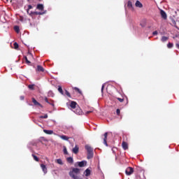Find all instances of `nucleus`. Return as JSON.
Listing matches in <instances>:
<instances>
[{"label": "nucleus", "instance_id": "nucleus-1", "mask_svg": "<svg viewBox=\"0 0 179 179\" xmlns=\"http://www.w3.org/2000/svg\"><path fill=\"white\" fill-rule=\"evenodd\" d=\"M80 173V169L78 168H73L72 171L69 172V176L71 178L73 179H83L78 176Z\"/></svg>", "mask_w": 179, "mask_h": 179}, {"label": "nucleus", "instance_id": "nucleus-2", "mask_svg": "<svg viewBox=\"0 0 179 179\" xmlns=\"http://www.w3.org/2000/svg\"><path fill=\"white\" fill-rule=\"evenodd\" d=\"M27 13H29V16H33L34 15H44L45 13H47V10H45V11H41V12H29V10H27Z\"/></svg>", "mask_w": 179, "mask_h": 179}, {"label": "nucleus", "instance_id": "nucleus-3", "mask_svg": "<svg viewBox=\"0 0 179 179\" xmlns=\"http://www.w3.org/2000/svg\"><path fill=\"white\" fill-rule=\"evenodd\" d=\"M73 111L75 114H77V115H82L83 114V111H82V109L79 106H77Z\"/></svg>", "mask_w": 179, "mask_h": 179}, {"label": "nucleus", "instance_id": "nucleus-4", "mask_svg": "<svg viewBox=\"0 0 179 179\" xmlns=\"http://www.w3.org/2000/svg\"><path fill=\"white\" fill-rule=\"evenodd\" d=\"M125 173L127 176H131L134 173V168L132 167H127L125 170Z\"/></svg>", "mask_w": 179, "mask_h": 179}, {"label": "nucleus", "instance_id": "nucleus-5", "mask_svg": "<svg viewBox=\"0 0 179 179\" xmlns=\"http://www.w3.org/2000/svg\"><path fill=\"white\" fill-rule=\"evenodd\" d=\"M78 106V103H76L74 101H71L70 107H71V108H72V110H75V108H76Z\"/></svg>", "mask_w": 179, "mask_h": 179}, {"label": "nucleus", "instance_id": "nucleus-6", "mask_svg": "<svg viewBox=\"0 0 179 179\" xmlns=\"http://www.w3.org/2000/svg\"><path fill=\"white\" fill-rule=\"evenodd\" d=\"M32 103H34V106H38V107H41V108H43L44 106H43V105H41V103H38V101H37V100H36V99L32 98Z\"/></svg>", "mask_w": 179, "mask_h": 179}, {"label": "nucleus", "instance_id": "nucleus-7", "mask_svg": "<svg viewBox=\"0 0 179 179\" xmlns=\"http://www.w3.org/2000/svg\"><path fill=\"white\" fill-rule=\"evenodd\" d=\"M122 147L124 150H127L128 149V143L125 141V138L123 139V141L122 143Z\"/></svg>", "mask_w": 179, "mask_h": 179}, {"label": "nucleus", "instance_id": "nucleus-8", "mask_svg": "<svg viewBox=\"0 0 179 179\" xmlns=\"http://www.w3.org/2000/svg\"><path fill=\"white\" fill-rule=\"evenodd\" d=\"M36 73H39L40 75H43L44 72H45V69L44 68H37L36 69Z\"/></svg>", "mask_w": 179, "mask_h": 179}, {"label": "nucleus", "instance_id": "nucleus-9", "mask_svg": "<svg viewBox=\"0 0 179 179\" xmlns=\"http://www.w3.org/2000/svg\"><path fill=\"white\" fill-rule=\"evenodd\" d=\"M45 103H48V104H50V106H52V107H54V101L52 99L45 97Z\"/></svg>", "mask_w": 179, "mask_h": 179}, {"label": "nucleus", "instance_id": "nucleus-10", "mask_svg": "<svg viewBox=\"0 0 179 179\" xmlns=\"http://www.w3.org/2000/svg\"><path fill=\"white\" fill-rule=\"evenodd\" d=\"M72 152L75 155H78V153H79V146L76 145L75 148H73Z\"/></svg>", "mask_w": 179, "mask_h": 179}, {"label": "nucleus", "instance_id": "nucleus-11", "mask_svg": "<svg viewBox=\"0 0 179 179\" xmlns=\"http://www.w3.org/2000/svg\"><path fill=\"white\" fill-rule=\"evenodd\" d=\"M160 14L162 18H164V20L167 19V14L164 10H161Z\"/></svg>", "mask_w": 179, "mask_h": 179}, {"label": "nucleus", "instance_id": "nucleus-12", "mask_svg": "<svg viewBox=\"0 0 179 179\" xmlns=\"http://www.w3.org/2000/svg\"><path fill=\"white\" fill-rule=\"evenodd\" d=\"M103 136H104V138H103V143H104V145H106V146H108V144H107V136H108V132H106V133L103 134Z\"/></svg>", "mask_w": 179, "mask_h": 179}, {"label": "nucleus", "instance_id": "nucleus-13", "mask_svg": "<svg viewBox=\"0 0 179 179\" xmlns=\"http://www.w3.org/2000/svg\"><path fill=\"white\" fill-rule=\"evenodd\" d=\"M41 167L42 171L44 173V174H47V171H48L47 166H45V165L44 164H41Z\"/></svg>", "mask_w": 179, "mask_h": 179}, {"label": "nucleus", "instance_id": "nucleus-14", "mask_svg": "<svg viewBox=\"0 0 179 179\" xmlns=\"http://www.w3.org/2000/svg\"><path fill=\"white\" fill-rule=\"evenodd\" d=\"M92 171H90V169H87L85 171H84V174L85 176V177H89V176H90Z\"/></svg>", "mask_w": 179, "mask_h": 179}, {"label": "nucleus", "instance_id": "nucleus-15", "mask_svg": "<svg viewBox=\"0 0 179 179\" xmlns=\"http://www.w3.org/2000/svg\"><path fill=\"white\" fill-rule=\"evenodd\" d=\"M86 162L85 161H82V162H78V167H85V164H86Z\"/></svg>", "mask_w": 179, "mask_h": 179}, {"label": "nucleus", "instance_id": "nucleus-16", "mask_svg": "<svg viewBox=\"0 0 179 179\" xmlns=\"http://www.w3.org/2000/svg\"><path fill=\"white\" fill-rule=\"evenodd\" d=\"M43 132L45 134H47V135H52V134H54V131L52 130H47V129H44Z\"/></svg>", "mask_w": 179, "mask_h": 179}, {"label": "nucleus", "instance_id": "nucleus-17", "mask_svg": "<svg viewBox=\"0 0 179 179\" xmlns=\"http://www.w3.org/2000/svg\"><path fill=\"white\" fill-rule=\"evenodd\" d=\"M36 8L38 10H44V5H43V4H38L37 6H36Z\"/></svg>", "mask_w": 179, "mask_h": 179}, {"label": "nucleus", "instance_id": "nucleus-18", "mask_svg": "<svg viewBox=\"0 0 179 179\" xmlns=\"http://www.w3.org/2000/svg\"><path fill=\"white\" fill-rule=\"evenodd\" d=\"M61 139H62L63 141H69V137L65 136V135H59V136Z\"/></svg>", "mask_w": 179, "mask_h": 179}, {"label": "nucleus", "instance_id": "nucleus-19", "mask_svg": "<svg viewBox=\"0 0 179 179\" xmlns=\"http://www.w3.org/2000/svg\"><path fill=\"white\" fill-rule=\"evenodd\" d=\"M85 149L87 150V152H93V149L92 148V147H90V145H85Z\"/></svg>", "mask_w": 179, "mask_h": 179}, {"label": "nucleus", "instance_id": "nucleus-20", "mask_svg": "<svg viewBox=\"0 0 179 179\" xmlns=\"http://www.w3.org/2000/svg\"><path fill=\"white\" fill-rule=\"evenodd\" d=\"M136 6L137 8H143V5L142 4V3H141V1H136Z\"/></svg>", "mask_w": 179, "mask_h": 179}, {"label": "nucleus", "instance_id": "nucleus-21", "mask_svg": "<svg viewBox=\"0 0 179 179\" xmlns=\"http://www.w3.org/2000/svg\"><path fill=\"white\" fill-rule=\"evenodd\" d=\"M93 156H94V152H87V159H93Z\"/></svg>", "mask_w": 179, "mask_h": 179}, {"label": "nucleus", "instance_id": "nucleus-22", "mask_svg": "<svg viewBox=\"0 0 179 179\" xmlns=\"http://www.w3.org/2000/svg\"><path fill=\"white\" fill-rule=\"evenodd\" d=\"M167 40H169V37L167 36H162L161 38V41H162V43H165V41H167Z\"/></svg>", "mask_w": 179, "mask_h": 179}, {"label": "nucleus", "instance_id": "nucleus-23", "mask_svg": "<svg viewBox=\"0 0 179 179\" xmlns=\"http://www.w3.org/2000/svg\"><path fill=\"white\" fill-rule=\"evenodd\" d=\"M56 163H57V164H60L61 166H62V164H64V162H62V159H57L56 160Z\"/></svg>", "mask_w": 179, "mask_h": 179}, {"label": "nucleus", "instance_id": "nucleus-24", "mask_svg": "<svg viewBox=\"0 0 179 179\" xmlns=\"http://www.w3.org/2000/svg\"><path fill=\"white\" fill-rule=\"evenodd\" d=\"M73 89L74 90H76V92H78V93H79V94H82V91H80L79 88L74 87H73Z\"/></svg>", "mask_w": 179, "mask_h": 179}, {"label": "nucleus", "instance_id": "nucleus-25", "mask_svg": "<svg viewBox=\"0 0 179 179\" xmlns=\"http://www.w3.org/2000/svg\"><path fill=\"white\" fill-rule=\"evenodd\" d=\"M58 92L61 93V94H64V90H62V87L59 85Z\"/></svg>", "mask_w": 179, "mask_h": 179}, {"label": "nucleus", "instance_id": "nucleus-26", "mask_svg": "<svg viewBox=\"0 0 179 179\" xmlns=\"http://www.w3.org/2000/svg\"><path fill=\"white\" fill-rule=\"evenodd\" d=\"M14 30H15V31H16V33H19V31H20V28H19V26H15L14 27Z\"/></svg>", "mask_w": 179, "mask_h": 179}, {"label": "nucleus", "instance_id": "nucleus-27", "mask_svg": "<svg viewBox=\"0 0 179 179\" xmlns=\"http://www.w3.org/2000/svg\"><path fill=\"white\" fill-rule=\"evenodd\" d=\"M63 152H64V155H68V150L66 149V146L63 147Z\"/></svg>", "mask_w": 179, "mask_h": 179}, {"label": "nucleus", "instance_id": "nucleus-28", "mask_svg": "<svg viewBox=\"0 0 179 179\" xmlns=\"http://www.w3.org/2000/svg\"><path fill=\"white\" fill-rule=\"evenodd\" d=\"M67 162H69V163H73V158H72V157H68L67 158Z\"/></svg>", "mask_w": 179, "mask_h": 179}, {"label": "nucleus", "instance_id": "nucleus-29", "mask_svg": "<svg viewBox=\"0 0 179 179\" xmlns=\"http://www.w3.org/2000/svg\"><path fill=\"white\" fill-rule=\"evenodd\" d=\"M28 87L30 89V90H34V84L29 85Z\"/></svg>", "mask_w": 179, "mask_h": 179}, {"label": "nucleus", "instance_id": "nucleus-30", "mask_svg": "<svg viewBox=\"0 0 179 179\" xmlns=\"http://www.w3.org/2000/svg\"><path fill=\"white\" fill-rule=\"evenodd\" d=\"M174 46V44L171 43H169L167 44V48H173V47Z\"/></svg>", "mask_w": 179, "mask_h": 179}, {"label": "nucleus", "instance_id": "nucleus-31", "mask_svg": "<svg viewBox=\"0 0 179 179\" xmlns=\"http://www.w3.org/2000/svg\"><path fill=\"white\" fill-rule=\"evenodd\" d=\"M32 157L34 158V159L35 160V162H38V157H37V156L34 155V154H32Z\"/></svg>", "mask_w": 179, "mask_h": 179}, {"label": "nucleus", "instance_id": "nucleus-32", "mask_svg": "<svg viewBox=\"0 0 179 179\" xmlns=\"http://www.w3.org/2000/svg\"><path fill=\"white\" fill-rule=\"evenodd\" d=\"M65 94L67 97H71V93H69V92H68V90H65Z\"/></svg>", "mask_w": 179, "mask_h": 179}, {"label": "nucleus", "instance_id": "nucleus-33", "mask_svg": "<svg viewBox=\"0 0 179 179\" xmlns=\"http://www.w3.org/2000/svg\"><path fill=\"white\" fill-rule=\"evenodd\" d=\"M13 45L15 50H17V48H19V44H17V43H14Z\"/></svg>", "mask_w": 179, "mask_h": 179}, {"label": "nucleus", "instance_id": "nucleus-34", "mask_svg": "<svg viewBox=\"0 0 179 179\" xmlns=\"http://www.w3.org/2000/svg\"><path fill=\"white\" fill-rule=\"evenodd\" d=\"M128 8H132V2L131 1H129L127 3Z\"/></svg>", "mask_w": 179, "mask_h": 179}, {"label": "nucleus", "instance_id": "nucleus-35", "mask_svg": "<svg viewBox=\"0 0 179 179\" xmlns=\"http://www.w3.org/2000/svg\"><path fill=\"white\" fill-rule=\"evenodd\" d=\"M40 118H44V119L48 118V115L45 114V115H41L40 116Z\"/></svg>", "mask_w": 179, "mask_h": 179}, {"label": "nucleus", "instance_id": "nucleus-36", "mask_svg": "<svg viewBox=\"0 0 179 179\" xmlns=\"http://www.w3.org/2000/svg\"><path fill=\"white\" fill-rule=\"evenodd\" d=\"M117 100H118V101H120V103H122L124 101L123 98H117Z\"/></svg>", "mask_w": 179, "mask_h": 179}, {"label": "nucleus", "instance_id": "nucleus-37", "mask_svg": "<svg viewBox=\"0 0 179 179\" xmlns=\"http://www.w3.org/2000/svg\"><path fill=\"white\" fill-rule=\"evenodd\" d=\"M121 113V110L120 109H117L116 110V114L117 115H120V114Z\"/></svg>", "mask_w": 179, "mask_h": 179}, {"label": "nucleus", "instance_id": "nucleus-38", "mask_svg": "<svg viewBox=\"0 0 179 179\" xmlns=\"http://www.w3.org/2000/svg\"><path fill=\"white\" fill-rule=\"evenodd\" d=\"M25 61H26V63L28 64V65L30 64V61H29V59H27V57H25Z\"/></svg>", "mask_w": 179, "mask_h": 179}, {"label": "nucleus", "instance_id": "nucleus-39", "mask_svg": "<svg viewBox=\"0 0 179 179\" xmlns=\"http://www.w3.org/2000/svg\"><path fill=\"white\" fill-rule=\"evenodd\" d=\"M157 31H155L153 33H152V34H153V36H157Z\"/></svg>", "mask_w": 179, "mask_h": 179}, {"label": "nucleus", "instance_id": "nucleus-40", "mask_svg": "<svg viewBox=\"0 0 179 179\" xmlns=\"http://www.w3.org/2000/svg\"><path fill=\"white\" fill-rule=\"evenodd\" d=\"M20 100H24V96H20Z\"/></svg>", "mask_w": 179, "mask_h": 179}, {"label": "nucleus", "instance_id": "nucleus-41", "mask_svg": "<svg viewBox=\"0 0 179 179\" xmlns=\"http://www.w3.org/2000/svg\"><path fill=\"white\" fill-rule=\"evenodd\" d=\"M103 90H104V85H102L101 87V92L103 93Z\"/></svg>", "mask_w": 179, "mask_h": 179}, {"label": "nucleus", "instance_id": "nucleus-42", "mask_svg": "<svg viewBox=\"0 0 179 179\" xmlns=\"http://www.w3.org/2000/svg\"><path fill=\"white\" fill-rule=\"evenodd\" d=\"M49 94H52V95H51V96H52V97H54V94H52V92H49Z\"/></svg>", "mask_w": 179, "mask_h": 179}, {"label": "nucleus", "instance_id": "nucleus-43", "mask_svg": "<svg viewBox=\"0 0 179 179\" xmlns=\"http://www.w3.org/2000/svg\"><path fill=\"white\" fill-rule=\"evenodd\" d=\"M90 113H93V111L90 110V111H87V114H90Z\"/></svg>", "mask_w": 179, "mask_h": 179}, {"label": "nucleus", "instance_id": "nucleus-44", "mask_svg": "<svg viewBox=\"0 0 179 179\" xmlns=\"http://www.w3.org/2000/svg\"><path fill=\"white\" fill-rule=\"evenodd\" d=\"M176 47H177V48H178V50H179V44H178V43L176 44Z\"/></svg>", "mask_w": 179, "mask_h": 179}, {"label": "nucleus", "instance_id": "nucleus-45", "mask_svg": "<svg viewBox=\"0 0 179 179\" xmlns=\"http://www.w3.org/2000/svg\"><path fill=\"white\" fill-rule=\"evenodd\" d=\"M29 9H31V8H33L31 6H29Z\"/></svg>", "mask_w": 179, "mask_h": 179}, {"label": "nucleus", "instance_id": "nucleus-46", "mask_svg": "<svg viewBox=\"0 0 179 179\" xmlns=\"http://www.w3.org/2000/svg\"><path fill=\"white\" fill-rule=\"evenodd\" d=\"M37 68H42V67H41V66L38 65V66H37Z\"/></svg>", "mask_w": 179, "mask_h": 179}, {"label": "nucleus", "instance_id": "nucleus-47", "mask_svg": "<svg viewBox=\"0 0 179 179\" xmlns=\"http://www.w3.org/2000/svg\"><path fill=\"white\" fill-rule=\"evenodd\" d=\"M112 150H113V153H115V152H114V148H112Z\"/></svg>", "mask_w": 179, "mask_h": 179}, {"label": "nucleus", "instance_id": "nucleus-48", "mask_svg": "<svg viewBox=\"0 0 179 179\" xmlns=\"http://www.w3.org/2000/svg\"><path fill=\"white\" fill-rule=\"evenodd\" d=\"M75 166L76 167V164H75Z\"/></svg>", "mask_w": 179, "mask_h": 179}]
</instances>
